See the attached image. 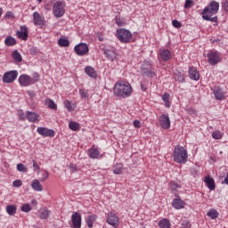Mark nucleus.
<instances>
[{"instance_id":"nucleus-1","label":"nucleus","mask_w":228,"mask_h":228,"mask_svg":"<svg viewBox=\"0 0 228 228\" xmlns=\"http://www.w3.org/2000/svg\"><path fill=\"white\" fill-rule=\"evenodd\" d=\"M220 10V4L215 0L211 1L209 4L201 12L203 20H210V22H218V16H214L218 13Z\"/></svg>"},{"instance_id":"nucleus-2","label":"nucleus","mask_w":228,"mask_h":228,"mask_svg":"<svg viewBox=\"0 0 228 228\" xmlns=\"http://www.w3.org/2000/svg\"><path fill=\"white\" fill-rule=\"evenodd\" d=\"M113 94L115 97L126 99V97H131V94H133V86H131L129 82L119 80L114 86Z\"/></svg>"},{"instance_id":"nucleus-3","label":"nucleus","mask_w":228,"mask_h":228,"mask_svg":"<svg viewBox=\"0 0 228 228\" xmlns=\"http://www.w3.org/2000/svg\"><path fill=\"white\" fill-rule=\"evenodd\" d=\"M173 159L175 163L184 165V163L188 161V151H186L183 146H176L173 153Z\"/></svg>"},{"instance_id":"nucleus-4","label":"nucleus","mask_w":228,"mask_h":228,"mask_svg":"<svg viewBox=\"0 0 228 228\" xmlns=\"http://www.w3.org/2000/svg\"><path fill=\"white\" fill-rule=\"evenodd\" d=\"M40 79V75L38 73H35L34 77H31L27 74L20 75L19 77V83L20 86H31V85H35Z\"/></svg>"},{"instance_id":"nucleus-5","label":"nucleus","mask_w":228,"mask_h":228,"mask_svg":"<svg viewBox=\"0 0 228 228\" xmlns=\"http://www.w3.org/2000/svg\"><path fill=\"white\" fill-rule=\"evenodd\" d=\"M117 38L121 44H130L133 40V33L126 28H118L117 30Z\"/></svg>"},{"instance_id":"nucleus-6","label":"nucleus","mask_w":228,"mask_h":228,"mask_svg":"<svg viewBox=\"0 0 228 228\" xmlns=\"http://www.w3.org/2000/svg\"><path fill=\"white\" fill-rule=\"evenodd\" d=\"M208 61L209 65L215 66L218 65L222 61V57H220V53L216 50H210L207 54Z\"/></svg>"},{"instance_id":"nucleus-7","label":"nucleus","mask_w":228,"mask_h":228,"mask_svg":"<svg viewBox=\"0 0 228 228\" xmlns=\"http://www.w3.org/2000/svg\"><path fill=\"white\" fill-rule=\"evenodd\" d=\"M53 12L56 19L63 17V15H65V3L57 1L55 4H53Z\"/></svg>"},{"instance_id":"nucleus-8","label":"nucleus","mask_w":228,"mask_h":228,"mask_svg":"<svg viewBox=\"0 0 228 228\" xmlns=\"http://www.w3.org/2000/svg\"><path fill=\"white\" fill-rule=\"evenodd\" d=\"M75 53H77V56H86L88 54L90 49L88 48V45L85 43H80L74 47Z\"/></svg>"},{"instance_id":"nucleus-9","label":"nucleus","mask_w":228,"mask_h":228,"mask_svg":"<svg viewBox=\"0 0 228 228\" xmlns=\"http://www.w3.org/2000/svg\"><path fill=\"white\" fill-rule=\"evenodd\" d=\"M103 54L106 56L107 60H110V61H115V60H118V53L114 47L103 49Z\"/></svg>"},{"instance_id":"nucleus-10","label":"nucleus","mask_w":228,"mask_h":228,"mask_svg":"<svg viewBox=\"0 0 228 228\" xmlns=\"http://www.w3.org/2000/svg\"><path fill=\"white\" fill-rule=\"evenodd\" d=\"M17 76H19L17 70L7 71L3 76V81L7 84L13 83L17 79Z\"/></svg>"},{"instance_id":"nucleus-11","label":"nucleus","mask_w":228,"mask_h":228,"mask_svg":"<svg viewBox=\"0 0 228 228\" xmlns=\"http://www.w3.org/2000/svg\"><path fill=\"white\" fill-rule=\"evenodd\" d=\"M107 224L114 228H118L120 224V221L115 213L110 212L107 215Z\"/></svg>"},{"instance_id":"nucleus-12","label":"nucleus","mask_w":228,"mask_h":228,"mask_svg":"<svg viewBox=\"0 0 228 228\" xmlns=\"http://www.w3.org/2000/svg\"><path fill=\"white\" fill-rule=\"evenodd\" d=\"M81 215L78 212H74L71 215V224L73 228H81Z\"/></svg>"},{"instance_id":"nucleus-13","label":"nucleus","mask_w":228,"mask_h":228,"mask_svg":"<svg viewBox=\"0 0 228 228\" xmlns=\"http://www.w3.org/2000/svg\"><path fill=\"white\" fill-rule=\"evenodd\" d=\"M37 133L38 134H41V136L49 137V138H53V136H54L55 134L54 130L48 129L44 126L37 127Z\"/></svg>"},{"instance_id":"nucleus-14","label":"nucleus","mask_w":228,"mask_h":228,"mask_svg":"<svg viewBox=\"0 0 228 228\" xmlns=\"http://www.w3.org/2000/svg\"><path fill=\"white\" fill-rule=\"evenodd\" d=\"M213 94L216 101H224L225 99V92H224V90L219 86H215L213 88Z\"/></svg>"},{"instance_id":"nucleus-15","label":"nucleus","mask_w":228,"mask_h":228,"mask_svg":"<svg viewBox=\"0 0 228 228\" xmlns=\"http://www.w3.org/2000/svg\"><path fill=\"white\" fill-rule=\"evenodd\" d=\"M159 122L162 129L170 128V118H168V116L162 114L159 118Z\"/></svg>"},{"instance_id":"nucleus-16","label":"nucleus","mask_w":228,"mask_h":228,"mask_svg":"<svg viewBox=\"0 0 228 228\" xmlns=\"http://www.w3.org/2000/svg\"><path fill=\"white\" fill-rule=\"evenodd\" d=\"M16 35L18 38H20L21 40H28V27L21 26L20 30L16 31Z\"/></svg>"},{"instance_id":"nucleus-17","label":"nucleus","mask_w":228,"mask_h":228,"mask_svg":"<svg viewBox=\"0 0 228 228\" xmlns=\"http://www.w3.org/2000/svg\"><path fill=\"white\" fill-rule=\"evenodd\" d=\"M189 77H191V79H193V81H199V79H200V74L193 66L189 67Z\"/></svg>"},{"instance_id":"nucleus-18","label":"nucleus","mask_w":228,"mask_h":228,"mask_svg":"<svg viewBox=\"0 0 228 228\" xmlns=\"http://www.w3.org/2000/svg\"><path fill=\"white\" fill-rule=\"evenodd\" d=\"M159 54L162 61H168L172 59V53L170 52V50L160 49Z\"/></svg>"},{"instance_id":"nucleus-19","label":"nucleus","mask_w":228,"mask_h":228,"mask_svg":"<svg viewBox=\"0 0 228 228\" xmlns=\"http://www.w3.org/2000/svg\"><path fill=\"white\" fill-rule=\"evenodd\" d=\"M40 118V115L32 112V111H27L26 112V118L27 120H28V122H40V119H38Z\"/></svg>"},{"instance_id":"nucleus-20","label":"nucleus","mask_w":228,"mask_h":228,"mask_svg":"<svg viewBox=\"0 0 228 228\" xmlns=\"http://www.w3.org/2000/svg\"><path fill=\"white\" fill-rule=\"evenodd\" d=\"M95 222H97V215H88L86 217V224L87 225V227L89 228H93L94 227V224H95Z\"/></svg>"},{"instance_id":"nucleus-21","label":"nucleus","mask_w":228,"mask_h":228,"mask_svg":"<svg viewBox=\"0 0 228 228\" xmlns=\"http://www.w3.org/2000/svg\"><path fill=\"white\" fill-rule=\"evenodd\" d=\"M33 20L35 26H44V17H42L37 12L33 13Z\"/></svg>"},{"instance_id":"nucleus-22","label":"nucleus","mask_w":228,"mask_h":228,"mask_svg":"<svg viewBox=\"0 0 228 228\" xmlns=\"http://www.w3.org/2000/svg\"><path fill=\"white\" fill-rule=\"evenodd\" d=\"M88 156L91 159H99L101 158V152L95 148H91L88 150Z\"/></svg>"},{"instance_id":"nucleus-23","label":"nucleus","mask_w":228,"mask_h":228,"mask_svg":"<svg viewBox=\"0 0 228 228\" xmlns=\"http://www.w3.org/2000/svg\"><path fill=\"white\" fill-rule=\"evenodd\" d=\"M85 72L87 74V76H89V77H93L94 79H95L98 76L97 71H95V69H94L92 66L86 67Z\"/></svg>"},{"instance_id":"nucleus-24","label":"nucleus","mask_w":228,"mask_h":228,"mask_svg":"<svg viewBox=\"0 0 228 228\" xmlns=\"http://www.w3.org/2000/svg\"><path fill=\"white\" fill-rule=\"evenodd\" d=\"M31 188L35 191H43L44 190V186H42V183H40V181L35 179L32 181L31 183Z\"/></svg>"},{"instance_id":"nucleus-25","label":"nucleus","mask_w":228,"mask_h":228,"mask_svg":"<svg viewBox=\"0 0 228 228\" xmlns=\"http://www.w3.org/2000/svg\"><path fill=\"white\" fill-rule=\"evenodd\" d=\"M204 181H205L208 190L213 191V190H215V188H216L215 179L211 178L210 176H206Z\"/></svg>"},{"instance_id":"nucleus-26","label":"nucleus","mask_w":228,"mask_h":228,"mask_svg":"<svg viewBox=\"0 0 228 228\" xmlns=\"http://www.w3.org/2000/svg\"><path fill=\"white\" fill-rule=\"evenodd\" d=\"M45 104L50 109V110H53L54 111H56V110H58V105H56V103L54 102V101H53L52 99L46 98L45 100Z\"/></svg>"},{"instance_id":"nucleus-27","label":"nucleus","mask_w":228,"mask_h":228,"mask_svg":"<svg viewBox=\"0 0 228 228\" xmlns=\"http://www.w3.org/2000/svg\"><path fill=\"white\" fill-rule=\"evenodd\" d=\"M172 205L175 209H183V208H184V201L181 199H175L173 200Z\"/></svg>"},{"instance_id":"nucleus-28","label":"nucleus","mask_w":228,"mask_h":228,"mask_svg":"<svg viewBox=\"0 0 228 228\" xmlns=\"http://www.w3.org/2000/svg\"><path fill=\"white\" fill-rule=\"evenodd\" d=\"M4 44L5 45H7L8 47H12L13 45H15V44H17V40L12 37V36H8L5 39H4Z\"/></svg>"},{"instance_id":"nucleus-29","label":"nucleus","mask_w":228,"mask_h":228,"mask_svg":"<svg viewBox=\"0 0 228 228\" xmlns=\"http://www.w3.org/2000/svg\"><path fill=\"white\" fill-rule=\"evenodd\" d=\"M5 209H6V213H8L10 216H13V215L17 214L16 205H7Z\"/></svg>"},{"instance_id":"nucleus-30","label":"nucleus","mask_w":228,"mask_h":228,"mask_svg":"<svg viewBox=\"0 0 228 228\" xmlns=\"http://www.w3.org/2000/svg\"><path fill=\"white\" fill-rule=\"evenodd\" d=\"M12 57L16 63H20V61H22V55H20L18 50L12 52Z\"/></svg>"},{"instance_id":"nucleus-31","label":"nucleus","mask_w":228,"mask_h":228,"mask_svg":"<svg viewBox=\"0 0 228 228\" xmlns=\"http://www.w3.org/2000/svg\"><path fill=\"white\" fill-rule=\"evenodd\" d=\"M142 74L146 76V77H154V76H156V73L152 72V69L150 68H142Z\"/></svg>"},{"instance_id":"nucleus-32","label":"nucleus","mask_w":228,"mask_h":228,"mask_svg":"<svg viewBox=\"0 0 228 228\" xmlns=\"http://www.w3.org/2000/svg\"><path fill=\"white\" fill-rule=\"evenodd\" d=\"M39 213V218H41V220H46V218H49V215H51V212L47 210V208L40 209Z\"/></svg>"},{"instance_id":"nucleus-33","label":"nucleus","mask_w":228,"mask_h":228,"mask_svg":"<svg viewBox=\"0 0 228 228\" xmlns=\"http://www.w3.org/2000/svg\"><path fill=\"white\" fill-rule=\"evenodd\" d=\"M123 170H124V166H122V164L120 163L116 164L113 167V174H115L116 175L122 174Z\"/></svg>"},{"instance_id":"nucleus-34","label":"nucleus","mask_w":228,"mask_h":228,"mask_svg":"<svg viewBox=\"0 0 228 228\" xmlns=\"http://www.w3.org/2000/svg\"><path fill=\"white\" fill-rule=\"evenodd\" d=\"M159 227L160 228H170V221L167 218H164L159 222Z\"/></svg>"},{"instance_id":"nucleus-35","label":"nucleus","mask_w":228,"mask_h":228,"mask_svg":"<svg viewBox=\"0 0 228 228\" xmlns=\"http://www.w3.org/2000/svg\"><path fill=\"white\" fill-rule=\"evenodd\" d=\"M58 44H59L60 47H69V45H70V42L69 41V39L62 38V37H61L58 40Z\"/></svg>"},{"instance_id":"nucleus-36","label":"nucleus","mask_w":228,"mask_h":228,"mask_svg":"<svg viewBox=\"0 0 228 228\" xmlns=\"http://www.w3.org/2000/svg\"><path fill=\"white\" fill-rule=\"evenodd\" d=\"M170 94L168 93H164L162 95V101L165 102L166 108H170Z\"/></svg>"},{"instance_id":"nucleus-37","label":"nucleus","mask_w":228,"mask_h":228,"mask_svg":"<svg viewBox=\"0 0 228 228\" xmlns=\"http://www.w3.org/2000/svg\"><path fill=\"white\" fill-rule=\"evenodd\" d=\"M174 77L175 79V81H178V83H183L184 81V74L178 72V73H175Z\"/></svg>"},{"instance_id":"nucleus-38","label":"nucleus","mask_w":228,"mask_h":228,"mask_svg":"<svg viewBox=\"0 0 228 228\" xmlns=\"http://www.w3.org/2000/svg\"><path fill=\"white\" fill-rule=\"evenodd\" d=\"M20 209L23 213H29L33 208L29 203H25L21 206Z\"/></svg>"},{"instance_id":"nucleus-39","label":"nucleus","mask_w":228,"mask_h":228,"mask_svg":"<svg viewBox=\"0 0 228 228\" xmlns=\"http://www.w3.org/2000/svg\"><path fill=\"white\" fill-rule=\"evenodd\" d=\"M79 94H80L81 99H88V90L85 88H80Z\"/></svg>"},{"instance_id":"nucleus-40","label":"nucleus","mask_w":228,"mask_h":228,"mask_svg":"<svg viewBox=\"0 0 228 228\" xmlns=\"http://www.w3.org/2000/svg\"><path fill=\"white\" fill-rule=\"evenodd\" d=\"M69 129H71V131H77V129H79V123L71 121L69 124Z\"/></svg>"},{"instance_id":"nucleus-41","label":"nucleus","mask_w":228,"mask_h":228,"mask_svg":"<svg viewBox=\"0 0 228 228\" xmlns=\"http://www.w3.org/2000/svg\"><path fill=\"white\" fill-rule=\"evenodd\" d=\"M212 138H214V140H222V132L216 130L212 133Z\"/></svg>"},{"instance_id":"nucleus-42","label":"nucleus","mask_w":228,"mask_h":228,"mask_svg":"<svg viewBox=\"0 0 228 228\" xmlns=\"http://www.w3.org/2000/svg\"><path fill=\"white\" fill-rule=\"evenodd\" d=\"M208 216H210L212 220H215V218H218V212L215 209H211L208 212Z\"/></svg>"},{"instance_id":"nucleus-43","label":"nucleus","mask_w":228,"mask_h":228,"mask_svg":"<svg viewBox=\"0 0 228 228\" xmlns=\"http://www.w3.org/2000/svg\"><path fill=\"white\" fill-rule=\"evenodd\" d=\"M64 106L66 109H68V111H74V106H72V103H70V101L65 100Z\"/></svg>"},{"instance_id":"nucleus-44","label":"nucleus","mask_w":228,"mask_h":228,"mask_svg":"<svg viewBox=\"0 0 228 228\" xmlns=\"http://www.w3.org/2000/svg\"><path fill=\"white\" fill-rule=\"evenodd\" d=\"M17 171L18 172H28V167L24 166V164L20 163L17 165Z\"/></svg>"},{"instance_id":"nucleus-45","label":"nucleus","mask_w":228,"mask_h":228,"mask_svg":"<svg viewBox=\"0 0 228 228\" xmlns=\"http://www.w3.org/2000/svg\"><path fill=\"white\" fill-rule=\"evenodd\" d=\"M194 4H195V2H193V0H186L184 8L185 9L191 8V6H193Z\"/></svg>"},{"instance_id":"nucleus-46","label":"nucleus","mask_w":228,"mask_h":228,"mask_svg":"<svg viewBox=\"0 0 228 228\" xmlns=\"http://www.w3.org/2000/svg\"><path fill=\"white\" fill-rule=\"evenodd\" d=\"M12 186H14L15 188H20V186H22V181L20 180H15L12 183Z\"/></svg>"},{"instance_id":"nucleus-47","label":"nucleus","mask_w":228,"mask_h":228,"mask_svg":"<svg viewBox=\"0 0 228 228\" xmlns=\"http://www.w3.org/2000/svg\"><path fill=\"white\" fill-rule=\"evenodd\" d=\"M172 24H173L174 28H181V26H183V24H181V22L177 20H174L172 21Z\"/></svg>"},{"instance_id":"nucleus-48","label":"nucleus","mask_w":228,"mask_h":228,"mask_svg":"<svg viewBox=\"0 0 228 228\" xmlns=\"http://www.w3.org/2000/svg\"><path fill=\"white\" fill-rule=\"evenodd\" d=\"M134 126L136 129H140V127H142V122H140V120L136 119L134 121Z\"/></svg>"},{"instance_id":"nucleus-49","label":"nucleus","mask_w":228,"mask_h":228,"mask_svg":"<svg viewBox=\"0 0 228 228\" xmlns=\"http://www.w3.org/2000/svg\"><path fill=\"white\" fill-rule=\"evenodd\" d=\"M48 178H49V172L45 171V174H43L41 182L44 183V181H47Z\"/></svg>"},{"instance_id":"nucleus-50","label":"nucleus","mask_w":228,"mask_h":228,"mask_svg":"<svg viewBox=\"0 0 228 228\" xmlns=\"http://www.w3.org/2000/svg\"><path fill=\"white\" fill-rule=\"evenodd\" d=\"M181 225H182V228H191V224L188 221H183Z\"/></svg>"},{"instance_id":"nucleus-51","label":"nucleus","mask_w":228,"mask_h":228,"mask_svg":"<svg viewBox=\"0 0 228 228\" xmlns=\"http://www.w3.org/2000/svg\"><path fill=\"white\" fill-rule=\"evenodd\" d=\"M170 185H171L172 190H177V188H181V186H179V184L175 183V182H171Z\"/></svg>"},{"instance_id":"nucleus-52","label":"nucleus","mask_w":228,"mask_h":228,"mask_svg":"<svg viewBox=\"0 0 228 228\" xmlns=\"http://www.w3.org/2000/svg\"><path fill=\"white\" fill-rule=\"evenodd\" d=\"M33 168L35 172H37V170H40V167H38V163H37L35 160H33Z\"/></svg>"},{"instance_id":"nucleus-53","label":"nucleus","mask_w":228,"mask_h":228,"mask_svg":"<svg viewBox=\"0 0 228 228\" xmlns=\"http://www.w3.org/2000/svg\"><path fill=\"white\" fill-rule=\"evenodd\" d=\"M69 169L71 172H77V167H76V165L71 164Z\"/></svg>"},{"instance_id":"nucleus-54","label":"nucleus","mask_w":228,"mask_h":228,"mask_svg":"<svg viewBox=\"0 0 228 228\" xmlns=\"http://www.w3.org/2000/svg\"><path fill=\"white\" fill-rule=\"evenodd\" d=\"M223 8H224V10H225L226 12H228V0H225V1L223 3Z\"/></svg>"},{"instance_id":"nucleus-55","label":"nucleus","mask_w":228,"mask_h":228,"mask_svg":"<svg viewBox=\"0 0 228 228\" xmlns=\"http://www.w3.org/2000/svg\"><path fill=\"white\" fill-rule=\"evenodd\" d=\"M141 90L142 92H146L147 91V85H145L143 82L141 83Z\"/></svg>"},{"instance_id":"nucleus-56","label":"nucleus","mask_w":228,"mask_h":228,"mask_svg":"<svg viewBox=\"0 0 228 228\" xmlns=\"http://www.w3.org/2000/svg\"><path fill=\"white\" fill-rule=\"evenodd\" d=\"M20 120H26V118L24 117V112L20 110V116H19Z\"/></svg>"},{"instance_id":"nucleus-57","label":"nucleus","mask_w":228,"mask_h":228,"mask_svg":"<svg viewBox=\"0 0 228 228\" xmlns=\"http://www.w3.org/2000/svg\"><path fill=\"white\" fill-rule=\"evenodd\" d=\"M30 53H31V54H37V47H32V48L30 49Z\"/></svg>"},{"instance_id":"nucleus-58","label":"nucleus","mask_w":228,"mask_h":228,"mask_svg":"<svg viewBox=\"0 0 228 228\" xmlns=\"http://www.w3.org/2000/svg\"><path fill=\"white\" fill-rule=\"evenodd\" d=\"M191 175H199V171H197L196 169H191Z\"/></svg>"},{"instance_id":"nucleus-59","label":"nucleus","mask_w":228,"mask_h":228,"mask_svg":"<svg viewBox=\"0 0 228 228\" xmlns=\"http://www.w3.org/2000/svg\"><path fill=\"white\" fill-rule=\"evenodd\" d=\"M116 24L118 26H123L122 22L120 21V19H118V18H116Z\"/></svg>"},{"instance_id":"nucleus-60","label":"nucleus","mask_w":228,"mask_h":228,"mask_svg":"<svg viewBox=\"0 0 228 228\" xmlns=\"http://www.w3.org/2000/svg\"><path fill=\"white\" fill-rule=\"evenodd\" d=\"M12 12H7L6 14H5V17H12Z\"/></svg>"},{"instance_id":"nucleus-61","label":"nucleus","mask_w":228,"mask_h":228,"mask_svg":"<svg viewBox=\"0 0 228 228\" xmlns=\"http://www.w3.org/2000/svg\"><path fill=\"white\" fill-rule=\"evenodd\" d=\"M31 203L34 204V206H37V200H33Z\"/></svg>"},{"instance_id":"nucleus-62","label":"nucleus","mask_w":228,"mask_h":228,"mask_svg":"<svg viewBox=\"0 0 228 228\" xmlns=\"http://www.w3.org/2000/svg\"><path fill=\"white\" fill-rule=\"evenodd\" d=\"M3 15V8L0 7V17Z\"/></svg>"},{"instance_id":"nucleus-63","label":"nucleus","mask_w":228,"mask_h":228,"mask_svg":"<svg viewBox=\"0 0 228 228\" xmlns=\"http://www.w3.org/2000/svg\"><path fill=\"white\" fill-rule=\"evenodd\" d=\"M28 95H32L33 92L28 91Z\"/></svg>"},{"instance_id":"nucleus-64","label":"nucleus","mask_w":228,"mask_h":228,"mask_svg":"<svg viewBox=\"0 0 228 228\" xmlns=\"http://www.w3.org/2000/svg\"><path fill=\"white\" fill-rule=\"evenodd\" d=\"M37 1H38V3H42V0H37Z\"/></svg>"}]
</instances>
